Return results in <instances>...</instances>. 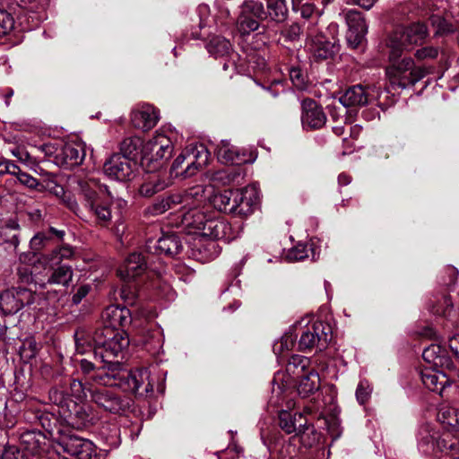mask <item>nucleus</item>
I'll use <instances>...</instances> for the list:
<instances>
[{"mask_svg": "<svg viewBox=\"0 0 459 459\" xmlns=\"http://www.w3.org/2000/svg\"><path fill=\"white\" fill-rule=\"evenodd\" d=\"M102 319L105 326L93 333L94 357L100 363H110L111 367H117L114 359L122 358L129 344L126 333L117 328L131 323V313L126 307L112 305L103 311Z\"/></svg>", "mask_w": 459, "mask_h": 459, "instance_id": "f257e3e1", "label": "nucleus"}, {"mask_svg": "<svg viewBox=\"0 0 459 459\" xmlns=\"http://www.w3.org/2000/svg\"><path fill=\"white\" fill-rule=\"evenodd\" d=\"M437 419L446 432L442 435L427 424L419 431V447L425 454L450 452L449 445L456 442L459 437V410L450 406H443L437 413Z\"/></svg>", "mask_w": 459, "mask_h": 459, "instance_id": "f03ea898", "label": "nucleus"}, {"mask_svg": "<svg viewBox=\"0 0 459 459\" xmlns=\"http://www.w3.org/2000/svg\"><path fill=\"white\" fill-rule=\"evenodd\" d=\"M117 367H111L110 363H102L93 380L101 385H118L117 380H125L127 388L143 395L153 391V385L150 380V374L146 368H137L130 371L121 370V364L117 359H114Z\"/></svg>", "mask_w": 459, "mask_h": 459, "instance_id": "7ed1b4c3", "label": "nucleus"}, {"mask_svg": "<svg viewBox=\"0 0 459 459\" xmlns=\"http://www.w3.org/2000/svg\"><path fill=\"white\" fill-rule=\"evenodd\" d=\"M389 55L390 65L385 69L386 76L392 84H396L402 89L413 86L428 74L425 66L415 65L411 57L399 59L402 48H396L394 44L390 45Z\"/></svg>", "mask_w": 459, "mask_h": 459, "instance_id": "20e7f679", "label": "nucleus"}, {"mask_svg": "<svg viewBox=\"0 0 459 459\" xmlns=\"http://www.w3.org/2000/svg\"><path fill=\"white\" fill-rule=\"evenodd\" d=\"M79 186L84 208L95 218L97 223L108 224L112 217L111 211L108 204L99 200L97 184L93 180H83L79 182Z\"/></svg>", "mask_w": 459, "mask_h": 459, "instance_id": "39448f33", "label": "nucleus"}, {"mask_svg": "<svg viewBox=\"0 0 459 459\" xmlns=\"http://www.w3.org/2000/svg\"><path fill=\"white\" fill-rule=\"evenodd\" d=\"M332 339L330 325L322 321H316L307 326L299 336V349L302 351L316 349L322 351L327 347Z\"/></svg>", "mask_w": 459, "mask_h": 459, "instance_id": "423d86ee", "label": "nucleus"}, {"mask_svg": "<svg viewBox=\"0 0 459 459\" xmlns=\"http://www.w3.org/2000/svg\"><path fill=\"white\" fill-rule=\"evenodd\" d=\"M36 294L26 288H12L0 295V309L4 315H13L34 304Z\"/></svg>", "mask_w": 459, "mask_h": 459, "instance_id": "0eeeda50", "label": "nucleus"}, {"mask_svg": "<svg viewBox=\"0 0 459 459\" xmlns=\"http://www.w3.org/2000/svg\"><path fill=\"white\" fill-rule=\"evenodd\" d=\"M104 385L89 389L91 400L99 407L111 413H120L129 407L127 398L121 396L114 390Z\"/></svg>", "mask_w": 459, "mask_h": 459, "instance_id": "6e6552de", "label": "nucleus"}, {"mask_svg": "<svg viewBox=\"0 0 459 459\" xmlns=\"http://www.w3.org/2000/svg\"><path fill=\"white\" fill-rule=\"evenodd\" d=\"M173 144L171 140L162 133L156 134L143 147V162H160L171 157Z\"/></svg>", "mask_w": 459, "mask_h": 459, "instance_id": "1a4fd4ad", "label": "nucleus"}, {"mask_svg": "<svg viewBox=\"0 0 459 459\" xmlns=\"http://www.w3.org/2000/svg\"><path fill=\"white\" fill-rule=\"evenodd\" d=\"M342 15L348 26L346 39L352 48H357L365 39L368 33V25L361 13L356 10L342 12Z\"/></svg>", "mask_w": 459, "mask_h": 459, "instance_id": "9d476101", "label": "nucleus"}, {"mask_svg": "<svg viewBox=\"0 0 459 459\" xmlns=\"http://www.w3.org/2000/svg\"><path fill=\"white\" fill-rule=\"evenodd\" d=\"M60 417L67 425L77 429L86 428L93 421V416L90 413L88 407L74 400L68 401L64 405L60 411Z\"/></svg>", "mask_w": 459, "mask_h": 459, "instance_id": "9b49d317", "label": "nucleus"}, {"mask_svg": "<svg viewBox=\"0 0 459 459\" xmlns=\"http://www.w3.org/2000/svg\"><path fill=\"white\" fill-rule=\"evenodd\" d=\"M259 200L258 190L250 185L241 189H235L234 215L247 217L251 215Z\"/></svg>", "mask_w": 459, "mask_h": 459, "instance_id": "f8f14e48", "label": "nucleus"}, {"mask_svg": "<svg viewBox=\"0 0 459 459\" xmlns=\"http://www.w3.org/2000/svg\"><path fill=\"white\" fill-rule=\"evenodd\" d=\"M206 226H203V233L201 237L209 238L210 240L222 239L230 242L238 236V230L225 220L209 216Z\"/></svg>", "mask_w": 459, "mask_h": 459, "instance_id": "ddd939ff", "label": "nucleus"}, {"mask_svg": "<svg viewBox=\"0 0 459 459\" xmlns=\"http://www.w3.org/2000/svg\"><path fill=\"white\" fill-rule=\"evenodd\" d=\"M301 123L306 129H319L326 122V116L314 100L306 99L301 103Z\"/></svg>", "mask_w": 459, "mask_h": 459, "instance_id": "4468645a", "label": "nucleus"}, {"mask_svg": "<svg viewBox=\"0 0 459 459\" xmlns=\"http://www.w3.org/2000/svg\"><path fill=\"white\" fill-rule=\"evenodd\" d=\"M307 48L317 59H327L334 54V44L327 40L325 35L317 32L315 26L307 28Z\"/></svg>", "mask_w": 459, "mask_h": 459, "instance_id": "2eb2a0df", "label": "nucleus"}, {"mask_svg": "<svg viewBox=\"0 0 459 459\" xmlns=\"http://www.w3.org/2000/svg\"><path fill=\"white\" fill-rule=\"evenodd\" d=\"M103 171L111 179L125 181L129 178L133 169L127 157L116 153L105 161Z\"/></svg>", "mask_w": 459, "mask_h": 459, "instance_id": "dca6fc26", "label": "nucleus"}, {"mask_svg": "<svg viewBox=\"0 0 459 459\" xmlns=\"http://www.w3.org/2000/svg\"><path fill=\"white\" fill-rule=\"evenodd\" d=\"M186 158H188V163L182 170L183 178H190L207 164L209 152L204 144H190L186 149Z\"/></svg>", "mask_w": 459, "mask_h": 459, "instance_id": "f3484780", "label": "nucleus"}, {"mask_svg": "<svg viewBox=\"0 0 459 459\" xmlns=\"http://www.w3.org/2000/svg\"><path fill=\"white\" fill-rule=\"evenodd\" d=\"M73 269L70 265L61 264L53 269L48 276L35 274L33 281L40 289H46L48 285L68 286L73 280Z\"/></svg>", "mask_w": 459, "mask_h": 459, "instance_id": "a211bd4d", "label": "nucleus"}, {"mask_svg": "<svg viewBox=\"0 0 459 459\" xmlns=\"http://www.w3.org/2000/svg\"><path fill=\"white\" fill-rule=\"evenodd\" d=\"M85 157L83 144L78 142L65 143L56 154V164L65 168H74L80 165Z\"/></svg>", "mask_w": 459, "mask_h": 459, "instance_id": "6ab92c4d", "label": "nucleus"}, {"mask_svg": "<svg viewBox=\"0 0 459 459\" xmlns=\"http://www.w3.org/2000/svg\"><path fill=\"white\" fill-rule=\"evenodd\" d=\"M279 426L287 434L295 433L296 436H300L302 441L306 431L312 429L302 413L295 412L292 414L286 411H281L279 415Z\"/></svg>", "mask_w": 459, "mask_h": 459, "instance_id": "aec40b11", "label": "nucleus"}, {"mask_svg": "<svg viewBox=\"0 0 459 459\" xmlns=\"http://www.w3.org/2000/svg\"><path fill=\"white\" fill-rule=\"evenodd\" d=\"M64 450L78 459H91L94 455L92 442L76 436H70L62 441Z\"/></svg>", "mask_w": 459, "mask_h": 459, "instance_id": "412c9836", "label": "nucleus"}, {"mask_svg": "<svg viewBox=\"0 0 459 459\" xmlns=\"http://www.w3.org/2000/svg\"><path fill=\"white\" fill-rule=\"evenodd\" d=\"M21 444L22 451L25 454L37 456L41 459L47 451V437L44 434L38 431H27L21 436Z\"/></svg>", "mask_w": 459, "mask_h": 459, "instance_id": "4be33fe9", "label": "nucleus"}, {"mask_svg": "<svg viewBox=\"0 0 459 459\" xmlns=\"http://www.w3.org/2000/svg\"><path fill=\"white\" fill-rule=\"evenodd\" d=\"M146 269V261L140 253H132L117 271L123 281H131L141 275Z\"/></svg>", "mask_w": 459, "mask_h": 459, "instance_id": "5701e85b", "label": "nucleus"}, {"mask_svg": "<svg viewBox=\"0 0 459 459\" xmlns=\"http://www.w3.org/2000/svg\"><path fill=\"white\" fill-rule=\"evenodd\" d=\"M428 36V29L424 23L415 22L405 28L400 36V42L395 43L397 32L391 39V45L394 44L396 48H402L406 44H421Z\"/></svg>", "mask_w": 459, "mask_h": 459, "instance_id": "b1692460", "label": "nucleus"}, {"mask_svg": "<svg viewBox=\"0 0 459 459\" xmlns=\"http://www.w3.org/2000/svg\"><path fill=\"white\" fill-rule=\"evenodd\" d=\"M131 120L134 127L150 130L159 120L158 111L151 105H143L132 111Z\"/></svg>", "mask_w": 459, "mask_h": 459, "instance_id": "393cba45", "label": "nucleus"}, {"mask_svg": "<svg viewBox=\"0 0 459 459\" xmlns=\"http://www.w3.org/2000/svg\"><path fill=\"white\" fill-rule=\"evenodd\" d=\"M147 249L149 252L173 256L180 253L182 250V244L177 235H164L154 243L152 241H148Z\"/></svg>", "mask_w": 459, "mask_h": 459, "instance_id": "a878e982", "label": "nucleus"}, {"mask_svg": "<svg viewBox=\"0 0 459 459\" xmlns=\"http://www.w3.org/2000/svg\"><path fill=\"white\" fill-rule=\"evenodd\" d=\"M168 186V182L160 172L145 173L143 176L138 193L143 197H151Z\"/></svg>", "mask_w": 459, "mask_h": 459, "instance_id": "bb28decb", "label": "nucleus"}, {"mask_svg": "<svg viewBox=\"0 0 459 459\" xmlns=\"http://www.w3.org/2000/svg\"><path fill=\"white\" fill-rule=\"evenodd\" d=\"M342 105L347 108L362 107L368 103V90L360 84L349 87L339 98Z\"/></svg>", "mask_w": 459, "mask_h": 459, "instance_id": "cd10ccee", "label": "nucleus"}, {"mask_svg": "<svg viewBox=\"0 0 459 459\" xmlns=\"http://www.w3.org/2000/svg\"><path fill=\"white\" fill-rule=\"evenodd\" d=\"M420 377L423 385L429 390L441 394L448 379L443 372L436 368L427 367L420 371Z\"/></svg>", "mask_w": 459, "mask_h": 459, "instance_id": "c85d7f7f", "label": "nucleus"}, {"mask_svg": "<svg viewBox=\"0 0 459 459\" xmlns=\"http://www.w3.org/2000/svg\"><path fill=\"white\" fill-rule=\"evenodd\" d=\"M209 216L202 209L194 206L182 214L181 222L184 227L193 230L194 233L201 236L203 226H206L205 222L208 221Z\"/></svg>", "mask_w": 459, "mask_h": 459, "instance_id": "c756f323", "label": "nucleus"}, {"mask_svg": "<svg viewBox=\"0 0 459 459\" xmlns=\"http://www.w3.org/2000/svg\"><path fill=\"white\" fill-rule=\"evenodd\" d=\"M423 359L433 368H449L451 360L446 350L439 344L433 343L425 348L422 352Z\"/></svg>", "mask_w": 459, "mask_h": 459, "instance_id": "7c9ffc66", "label": "nucleus"}, {"mask_svg": "<svg viewBox=\"0 0 459 459\" xmlns=\"http://www.w3.org/2000/svg\"><path fill=\"white\" fill-rule=\"evenodd\" d=\"M219 245L214 240H199L193 248V256L201 263H208L219 255Z\"/></svg>", "mask_w": 459, "mask_h": 459, "instance_id": "2f4dec72", "label": "nucleus"}, {"mask_svg": "<svg viewBox=\"0 0 459 459\" xmlns=\"http://www.w3.org/2000/svg\"><path fill=\"white\" fill-rule=\"evenodd\" d=\"M218 159L224 163L241 164L246 161L244 156L240 155L238 148L227 140H221L217 147Z\"/></svg>", "mask_w": 459, "mask_h": 459, "instance_id": "473e14b6", "label": "nucleus"}, {"mask_svg": "<svg viewBox=\"0 0 459 459\" xmlns=\"http://www.w3.org/2000/svg\"><path fill=\"white\" fill-rule=\"evenodd\" d=\"M298 377L300 378L298 392L303 397L313 394L320 387L319 376L315 370H310L308 373H304Z\"/></svg>", "mask_w": 459, "mask_h": 459, "instance_id": "72a5a7b5", "label": "nucleus"}, {"mask_svg": "<svg viewBox=\"0 0 459 459\" xmlns=\"http://www.w3.org/2000/svg\"><path fill=\"white\" fill-rule=\"evenodd\" d=\"M74 255V249L69 245H63L51 252L45 254L41 259L50 266L58 265L63 260H70Z\"/></svg>", "mask_w": 459, "mask_h": 459, "instance_id": "f704fd0d", "label": "nucleus"}, {"mask_svg": "<svg viewBox=\"0 0 459 459\" xmlns=\"http://www.w3.org/2000/svg\"><path fill=\"white\" fill-rule=\"evenodd\" d=\"M182 201L183 198L180 194H172L158 199L149 207V212L152 215H160L170 209L176 208V206L182 204Z\"/></svg>", "mask_w": 459, "mask_h": 459, "instance_id": "c9c22d12", "label": "nucleus"}, {"mask_svg": "<svg viewBox=\"0 0 459 459\" xmlns=\"http://www.w3.org/2000/svg\"><path fill=\"white\" fill-rule=\"evenodd\" d=\"M235 190H224L213 195V206L223 212L234 214Z\"/></svg>", "mask_w": 459, "mask_h": 459, "instance_id": "e433bc0d", "label": "nucleus"}, {"mask_svg": "<svg viewBox=\"0 0 459 459\" xmlns=\"http://www.w3.org/2000/svg\"><path fill=\"white\" fill-rule=\"evenodd\" d=\"M298 442L299 439L296 436L290 437L288 441L277 440L273 445V449L278 453L280 459H294L299 453Z\"/></svg>", "mask_w": 459, "mask_h": 459, "instance_id": "4c0bfd02", "label": "nucleus"}, {"mask_svg": "<svg viewBox=\"0 0 459 459\" xmlns=\"http://www.w3.org/2000/svg\"><path fill=\"white\" fill-rule=\"evenodd\" d=\"M208 52L215 57H223L231 51L230 42L223 37H213L206 45Z\"/></svg>", "mask_w": 459, "mask_h": 459, "instance_id": "58836bf2", "label": "nucleus"}, {"mask_svg": "<svg viewBox=\"0 0 459 459\" xmlns=\"http://www.w3.org/2000/svg\"><path fill=\"white\" fill-rule=\"evenodd\" d=\"M309 359L300 355H292L286 365L288 374L295 377L304 374L309 366Z\"/></svg>", "mask_w": 459, "mask_h": 459, "instance_id": "ea45409f", "label": "nucleus"}, {"mask_svg": "<svg viewBox=\"0 0 459 459\" xmlns=\"http://www.w3.org/2000/svg\"><path fill=\"white\" fill-rule=\"evenodd\" d=\"M19 230H20V225L18 221L14 219H10L5 221L4 225L1 229L0 234L2 236H6L8 231H13V233L11 235V237L5 240L7 244H9L13 251H16L20 240H19Z\"/></svg>", "mask_w": 459, "mask_h": 459, "instance_id": "a19ab883", "label": "nucleus"}, {"mask_svg": "<svg viewBox=\"0 0 459 459\" xmlns=\"http://www.w3.org/2000/svg\"><path fill=\"white\" fill-rule=\"evenodd\" d=\"M258 20L259 19L253 17V15L240 10L239 15L237 19V25L242 34H249L250 32L258 30Z\"/></svg>", "mask_w": 459, "mask_h": 459, "instance_id": "79ce46f5", "label": "nucleus"}, {"mask_svg": "<svg viewBox=\"0 0 459 459\" xmlns=\"http://www.w3.org/2000/svg\"><path fill=\"white\" fill-rule=\"evenodd\" d=\"M267 8L273 20L281 22L286 19L288 8L285 0H268Z\"/></svg>", "mask_w": 459, "mask_h": 459, "instance_id": "37998d69", "label": "nucleus"}, {"mask_svg": "<svg viewBox=\"0 0 459 459\" xmlns=\"http://www.w3.org/2000/svg\"><path fill=\"white\" fill-rule=\"evenodd\" d=\"M182 204L185 205H199L204 199V188L203 186H195L187 189L183 195Z\"/></svg>", "mask_w": 459, "mask_h": 459, "instance_id": "c03bdc74", "label": "nucleus"}, {"mask_svg": "<svg viewBox=\"0 0 459 459\" xmlns=\"http://www.w3.org/2000/svg\"><path fill=\"white\" fill-rule=\"evenodd\" d=\"M240 10L253 15V17L260 20H264L266 18V12L264 10V4L261 2L255 0H247L245 1L240 5Z\"/></svg>", "mask_w": 459, "mask_h": 459, "instance_id": "a18cd8bd", "label": "nucleus"}, {"mask_svg": "<svg viewBox=\"0 0 459 459\" xmlns=\"http://www.w3.org/2000/svg\"><path fill=\"white\" fill-rule=\"evenodd\" d=\"M39 351V344L34 337H27L19 348V353L24 359H30L36 357Z\"/></svg>", "mask_w": 459, "mask_h": 459, "instance_id": "49530a36", "label": "nucleus"}, {"mask_svg": "<svg viewBox=\"0 0 459 459\" xmlns=\"http://www.w3.org/2000/svg\"><path fill=\"white\" fill-rule=\"evenodd\" d=\"M430 22L432 26L436 29V36L447 35L454 32L455 30L454 26L440 15H431Z\"/></svg>", "mask_w": 459, "mask_h": 459, "instance_id": "de8ad7c7", "label": "nucleus"}, {"mask_svg": "<svg viewBox=\"0 0 459 459\" xmlns=\"http://www.w3.org/2000/svg\"><path fill=\"white\" fill-rule=\"evenodd\" d=\"M51 240V238L45 232L35 234L30 241V248L33 254H38L43 250Z\"/></svg>", "mask_w": 459, "mask_h": 459, "instance_id": "09e8293b", "label": "nucleus"}, {"mask_svg": "<svg viewBox=\"0 0 459 459\" xmlns=\"http://www.w3.org/2000/svg\"><path fill=\"white\" fill-rule=\"evenodd\" d=\"M49 401L57 406V413L60 415V411L68 401H73L70 397L66 396L64 391L58 388H52L48 393Z\"/></svg>", "mask_w": 459, "mask_h": 459, "instance_id": "8fccbe9b", "label": "nucleus"}, {"mask_svg": "<svg viewBox=\"0 0 459 459\" xmlns=\"http://www.w3.org/2000/svg\"><path fill=\"white\" fill-rule=\"evenodd\" d=\"M294 346V337L290 333H285L281 340L273 345V351L276 355L281 356L285 351H290Z\"/></svg>", "mask_w": 459, "mask_h": 459, "instance_id": "3c124183", "label": "nucleus"}, {"mask_svg": "<svg viewBox=\"0 0 459 459\" xmlns=\"http://www.w3.org/2000/svg\"><path fill=\"white\" fill-rule=\"evenodd\" d=\"M91 385L83 384L82 381L74 379L70 383L71 394L77 399H83L87 396L89 389H94Z\"/></svg>", "mask_w": 459, "mask_h": 459, "instance_id": "603ef678", "label": "nucleus"}, {"mask_svg": "<svg viewBox=\"0 0 459 459\" xmlns=\"http://www.w3.org/2000/svg\"><path fill=\"white\" fill-rule=\"evenodd\" d=\"M14 26L13 16L5 10L0 9V37L8 34Z\"/></svg>", "mask_w": 459, "mask_h": 459, "instance_id": "864d4df0", "label": "nucleus"}, {"mask_svg": "<svg viewBox=\"0 0 459 459\" xmlns=\"http://www.w3.org/2000/svg\"><path fill=\"white\" fill-rule=\"evenodd\" d=\"M1 459H28V455L16 446H7L1 454Z\"/></svg>", "mask_w": 459, "mask_h": 459, "instance_id": "5fc2aeb1", "label": "nucleus"}, {"mask_svg": "<svg viewBox=\"0 0 459 459\" xmlns=\"http://www.w3.org/2000/svg\"><path fill=\"white\" fill-rule=\"evenodd\" d=\"M438 48L433 46H427L419 48L414 53V56L419 60L435 59L438 56Z\"/></svg>", "mask_w": 459, "mask_h": 459, "instance_id": "6e6d98bb", "label": "nucleus"}, {"mask_svg": "<svg viewBox=\"0 0 459 459\" xmlns=\"http://www.w3.org/2000/svg\"><path fill=\"white\" fill-rule=\"evenodd\" d=\"M140 139L137 137H128L126 138L121 143V152H123L122 155H125L126 157L132 155L139 147L140 145Z\"/></svg>", "mask_w": 459, "mask_h": 459, "instance_id": "4d7b16f0", "label": "nucleus"}, {"mask_svg": "<svg viewBox=\"0 0 459 459\" xmlns=\"http://www.w3.org/2000/svg\"><path fill=\"white\" fill-rule=\"evenodd\" d=\"M307 247L306 245L299 244L289 250L287 258L290 261H300L307 257Z\"/></svg>", "mask_w": 459, "mask_h": 459, "instance_id": "13d9d810", "label": "nucleus"}, {"mask_svg": "<svg viewBox=\"0 0 459 459\" xmlns=\"http://www.w3.org/2000/svg\"><path fill=\"white\" fill-rule=\"evenodd\" d=\"M371 388L368 382L360 381L356 390V398L360 404H364L369 398Z\"/></svg>", "mask_w": 459, "mask_h": 459, "instance_id": "bf43d9fd", "label": "nucleus"}, {"mask_svg": "<svg viewBox=\"0 0 459 459\" xmlns=\"http://www.w3.org/2000/svg\"><path fill=\"white\" fill-rule=\"evenodd\" d=\"M64 203L67 206L69 210H71L73 212H74L78 217L81 219L85 220L86 214L84 212V210L80 208L77 201L71 195H65L63 198Z\"/></svg>", "mask_w": 459, "mask_h": 459, "instance_id": "052dcab7", "label": "nucleus"}, {"mask_svg": "<svg viewBox=\"0 0 459 459\" xmlns=\"http://www.w3.org/2000/svg\"><path fill=\"white\" fill-rule=\"evenodd\" d=\"M289 74L294 86L299 89L305 86V74L300 68L293 66L290 68Z\"/></svg>", "mask_w": 459, "mask_h": 459, "instance_id": "680f3d73", "label": "nucleus"}, {"mask_svg": "<svg viewBox=\"0 0 459 459\" xmlns=\"http://www.w3.org/2000/svg\"><path fill=\"white\" fill-rule=\"evenodd\" d=\"M14 176H16L17 179L21 184L28 186L29 188L34 189L39 185L37 178H33L28 173L22 172L20 168L19 172L15 173Z\"/></svg>", "mask_w": 459, "mask_h": 459, "instance_id": "e2e57ef3", "label": "nucleus"}, {"mask_svg": "<svg viewBox=\"0 0 459 459\" xmlns=\"http://www.w3.org/2000/svg\"><path fill=\"white\" fill-rule=\"evenodd\" d=\"M92 342H94V341L92 340ZM75 347H76V351L81 354H84L91 351H92L94 352L95 342H93V343L89 342L88 341L84 340L82 338V336L79 337L78 333H76Z\"/></svg>", "mask_w": 459, "mask_h": 459, "instance_id": "0e129e2a", "label": "nucleus"}, {"mask_svg": "<svg viewBox=\"0 0 459 459\" xmlns=\"http://www.w3.org/2000/svg\"><path fill=\"white\" fill-rule=\"evenodd\" d=\"M19 172V167L10 160L3 159L0 160V174L13 175Z\"/></svg>", "mask_w": 459, "mask_h": 459, "instance_id": "69168bd1", "label": "nucleus"}, {"mask_svg": "<svg viewBox=\"0 0 459 459\" xmlns=\"http://www.w3.org/2000/svg\"><path fill=\"white\" fill-rule=\"evenodd\" d=\"M186 150H184V151L181 152V154H179V155L176 158V160L173 161V164H172V166H171V170H172L173 172H175V174H176V176H177V177H178V176H182V177H183V175L181 174V172H182V170H183L184 169H182L181 170H180V169L182 168L183 163H185V162H186V164L188 163V158H186Z\"/></svg>", "mask_w": 459, "mask_h": 459, "instance_id": "338daca9", "label": "nucleus"}, {"mask_svg": "<svg viewBox=\"0 0 459 459\" xmlns=\"http://www.w3.org/2000/svg\"><path fill=\"white\" fill-rule=\"evenodd\" d=\"M282 33L289 40L293 41L299 39L301 28L298 23H292Z\"/></svg>", "mask_w": 459, "mask_h": 459, "instance_id": "774afa93", "label": "nucleus"}]
</instances>
